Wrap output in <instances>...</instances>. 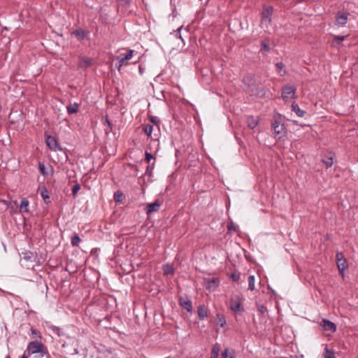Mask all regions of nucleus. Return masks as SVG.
Masks as SVG:
<instances>
[{
	"instance_id": "obj_15",
	"label": "nucleus",
	"mask_w": 358,
	"mask_h": 358,
	"mask_svg": "<svg viewBox=\"0 0 358 358\" xmlns=\"http://www.w3.org/2000/svg\"><path fill=\"white\" fill-rule=\"evenodd\" d=\"M29 202L27 198H23L21 200L20 204V211L21 213H28L29 212Z\"/></svg>"
},
{
	"instance_id": "obj_9",
	"label": "nucleus",
	"mask_w": 358,
	"mask_h": 358,
	"mask_svg": "<svg viewBox=\"0 0 358 358\" xmlns=\"http://www.w3.org/2000/svg\"><path fill=\"white\" fill-rule=\"evenodd\" d=\"M322 327L325 331H330L331 332H335L336 330V324L334 322H332L328 320H326V319L323 320L322 321Z\"/></svg>"
},
{
	"instance_id": "obj_26",
	"label": "nucleus",
	"mask_w": 358,
	"mask_h": 358,
	"mask_svg": "<svg viewBox=\"0 0 358 358\" xmlns=\"http://www.w3.org/2000/svg\"><path fill=\"white\" fill-rule=\"evenodd\" d=\"M323 163L326 165L327 168L331 167L334 164L333 156L327 157L322 159Z\"/></svg>"
},
{
	"instance_id": "obj_46",
	"label": "nucleus",
	"mask_w": 358,
	"mask_h": 358,
	"mask_svg": "<svg viewBox=\"0 0 358 358\" xmlns=\"http://www.w3.org/2000/svg\"><path fill=\"white\" fill-rule=\"evenodd\" d=\"M264 309H265V307L264 306H261L260 307H259V310L262 313H264Z\"/></svg>"
},
{
	"instance_id": "obj_21",
	"label": "nucleus",
	"mask_w": 358,
	"mask_h": 358,
	"mask_svg": "<svg viewBox=\"0 0 358 358\" xmlns=\"http://www.w3.org/2000/svg\"><path fill=\"white\" fill-rule=\"evenodd\" d=\"M30 336L32 339H34V341H38L42 338L41 332L36 329L34 328L31 329Z\"/></svg>"
},
{
	"instance_id": "obj_5",
	"label": "nucleus",
	"mask_w": 358,
	"mask_h": 358,
	"mask_svg": "<svg viewBox=\"0 0 358 358\" xmlns=\"http://www.w3.org/2000/svg\"><path fill=\"white\" fill-rule=\"evenodd\" d=\"M296 87L294 85H287L282 89V97L283 99H287L295 95Z\"/></svg>"
},
{
	"instance_id": "obj_44",
	"label": "nucleus",
	"mask_w": 358,
	"mask_h": 358,
	"mask_svg": "<svg viewBox=\"0 0 358 358\" xmlns=\"http://www.w3.org/2000/svg\"><path fill=\"white\" fill-rule=\"evenodd\" d=\"M275 66L276 68L278 69V70H282L284 67H285V65L282 62H277L275 64Z\"/></svg>"
},
{
	"instance_id": "obj_16",
	"label": "nucleus",
	"mask_w": 358,
	"mask_h": 358,
	"mask_svg": "<svg viewBox=\"0 0 358 358\" xmlns=\"http://www.w3.org/2000/svg\"><path fill=\"white\" fill-rule=\"evenodd\" d=\"M198 316L201 320H203L208 316L207 309L204 306H199L198 307Z\"/></svg>"
},
{
	"instance_id": "obj_49",
	"label": "nucleus",
	"mask_w": 358,
	"mask_h": 358,
	"mask_svg": "<svg viewBox=\"0 0 358 358\" xmlns=\"http://www.w3.org/2000/svg\"><path fill=\"white\" fill-rule=\"evenodd\" d=\"M116 196H117V194L115 193V194H114L115 200V201H119V199H117Z\"/></svg>"
},
{
	"instance_id": "obj_43",
	"label": "nucleus",
	"mask_w": 358,
	"mask_h": 358,
	"mask_svg": "<svg viewBox=\"0 0 358 358\" xmlns=\"http://www.w3.org/2000/svg\"><path fill=\"white\" fill-rule=\"evenodd\" d=\"M336 261L337 262H339V259H345L344 257V255H343V254L342 252H337L336 255Z\"/></svg>"
},
{
	"instance_id": "obj_41",
	"label": "nucleus",
	"mask_w": 358,
	"mask_h": 358,
	"mask_svg": "<svg viewBox=\"0 0 358 358\" xmlns=\"http://www.w3.org/2000/svg\"><path fill=\"white\" fill-rule=\"evenodd\" d=\"M150 120L151 122H152L155 125H158V124L159 122V118L157 117H155V116H151L150 117Z\"/></svg>"
},
{
	"instance_id": "obj_29",
	"label": "nucleus",
	"mask_w": 358,
	"mask_h": 358,
	"mask_svg": "<svg viewBox=\"0 0 358 358\" xmlns=\"http://www.w3.org/2000/svg\"><path fill=\"white\" fill-rule=\"evenodd\" d=\"M260 50L262 52H270V50H271L270 46L265 41H263L261 42Z\"/></svg>"
},
{
	"instance_id": "obj_4",
	"label": "nucleus",
	"mask_w": 358,
	"mask_h": 358,
	"mask_svg": "<svg viewBox=\"0 0 358 358\" xmlns=\"http://www.w3.org/2000/svg\"><path fill=\"white\" fill-rule=\"evenodd\" d=\"M229 303L231 310L234 313L241 312L244 310L242 306L241 299L239 296H236L232 297L230 299Z\"/></svg>"
},
{
	"instance_id": "obj_31",
	"label": "nucleus",
	"mask_w": 358,
	"mask_h": 358,
	"mask_svg": "<svg viewBox=\"0 0 358 358\" xmlns=\"http://www.w3.org/2000/svg\"><path fill=\"white\" fill-rule=\"evenodd\" d=\"M174 269L171 265L166 264L164 267V273L165 275L173 274Z\"/></svg>"
},
{
	"instance_id": "obj_24",
	"label": "nucleus",
	"mask_w": 358,
	"mask_h": 358,
	"mask_svg": "<svg viewBox=\"0 0 358 358\" xmlns=\"http://www.w3.org/2000/svg\"><path fill=\"white\" fill-rule=\"evenodd\" d=\"M216 324L217 325L223 327L226 324V320L224 317L223 315H217Z\"/></svg>"
},
{
	"instance_id": "obj_52",
	"label": "nucleus",
	"mask_w": 358,
	"mask_h": 358,
	"mask_svg": "<svg viewBox=\"0 0 358 358\" xmlns=\"http://www.w3.org/2000/svg\"><path fill=\"white\" fill-rule=\"evenodd\" d=\"M14 203H15V204H17V201H14Z\"/></svg>"
},
{
	"instance_id": "obj_18",
	"label": "nucleus",
	"mask_w": 358,
	"mask_h": 358,
	"mask_svg": "<svg viewBox=\"0 0 358 358\" xmlns=\"http://www.w3.org/2000/svg\"><path fill=\"white\" fill-rule=\"evenodd\" d=\"M292 110H293V111H294V112L296 113V114L299 117H303V116H304V115H305V113H306V112H305L304 110H301V109L299 108V105H298L297 103H293L292 104Z\"/></svg>"
},
{
	"instance_id": "obj_13",
	"label": "nucleus",
	"mask_w": 358,
	"mask_h": 358,
	"mask_svg": "<svg viewBox=\"0 0 358 358\" xmlns=\"http://www.w3.org/2000/svg\"><path fill=\"white\" fill-rule=\"evenodd\" d=\"M7 209H10L11 212H15L13 207L10 205V202L4 199H0V210H6Z\"/></svg>"
},
{
	"instance_id": "obj_48",
	"label": "nucleus",
	"mask_w": 358,
	"mask_h": 358,
	"mask_svg": "<svg viewBox=\"0 0 358 358\" xmlns=\"http://www.w3.org/2000/svg\"><path fill=\"white\" fill-rule=\"evenodd\" d=\"M20 358H28V356L23 354Z\"/></svg>"
},
{
	"instance_id": "obj_2",
	"label": "nucleus",
	"mask_w": 358,
	"mask_h": 358,
	"mask_svg": "<svg viewBox=\"0 0 358 358\" xmlns=\"http://www.w3.org/2000/svg\"><path fill=\"white\" fill-rule=\"evenodd\" d=\"M272 128L274 132V134L278 136L279 138H282L285 135L286 128L283 124H282L279 120H274L272 122Z\"/></svg>"
},
{
	"instance_id": "obj_3",
	"label": "nucleus",
	"mask_w": 358,
	"mask_h": 358,
	"mask_svg": "<svg viewBox=\"0 0 358 358\" xmlns=\"http://www.w3.org/2000/svg\"><path fill=\"white\" fill-rule=\"evenodd\" d=\"M273 11V8L271 6H265L263 8L261 19L262 24H266V25L271 24Z\"/></svg>"
},
{
	"instance_id": "obj_23",
	"label": "nucleus",
	"mask_w": 358,
	"mask_h": 358,
	"mask_svg": "<svg viewBox=\"0 0 358 358\" xmlns=\"http://www.w3.org/2000/svg\"><path fill=\"white\" fill-rule=\"evenodd\" d=\"M248 289L253 291L255 288V278L253 275H251L248 277Z\"/></svg>"
},
{
	"instance_id": "obj_12",
	"label": "nucleus",
	"mask_w": 358,
	"mask_h": 358,
	"mask_svg": "<svg viewBox=\"0 0 358 358\" xmlns=\"http://www.w3.org/2000/svg\"><path fill=\"white\" fill-rule=\"evenodd\" d=\"M259 123V117L258 116H249L247 117V124L248 126L253 129H255Z\"/></svg>"
},
{
	"instance_id": "obj_35",
	"label": "nucleus",
	"mask_w": 358,
	"mask_h": 358,
	"mask_svg": "<svg viewBox=\"0 0 358 358\" xmlns=\"http://www.w3.org/2000/svg\"><path fill=\"white\" fill-rule=\"evenodd\" d=\"M154 163L152 165H148L145 170V175L151 176L153 171Z\"/></svg>"
},
{
	"instance_id": "obj_11",
	"label": "nucleus",
	"mask_w": 358,
	"mask_h": 358,
	"mask_svg": "<svg viewBox=\"0 0 358 358\" xmlns=\"http://www.w3.org/2000/svg\"><path fill=\"white\" fill-rule=\"evenodd\" d=\"M71 34L75 36L79 41H81L87 36L88 32L83 29H77Z\"/></svg>"
},
{
	"instance_id": "obj_33",
	"label": "nucleus",
	"mask_w": 358,
	"mask_h": 358,
	"mask_svg": "<svg viewBox=\"0 0 358 358\" xmlns=\"http://www.w3.org/2000/svg\"><path fill=\"white\" fill-rule=\"evenodd\" d=\"M117 59H118V62L120 64L119 69L127 62V60L123 56V54H120L117 57Z\"/></svg>"
},
{
	"instance_id": "obj_40",
	"label": "nucleus",
	"mask_w": 358,
	"mask_h": 358,
	"mask_svg": "<svg viewBox=\"0 0 358 358\" xmlns=\"http://www.w3.org/2000/svg\"><path fill=\"white\" fill-rule=\"evenodd\" d=\"M117 1L123 6H129L130 5V0H117Z\"/></svg>"
},
{
	"instance_id": "obj_45",
	"label": "nucleus",
	"mask_w": 358,
	"mask_h": 358,
	"mask_svg": "<svg viewBox=\"0 0 358 358\" xmlns=\"http://www.w3.org/2000/svg\"><path fill=\"white\" fill-rule=\"evenodd\" d=\"M182 28V27H180L176 31H175L176 37H178L179 38H182L181 34L180 33Z\"/></svg>"
},
{
	"instance_id": "obj_39",
	"label": "nucleus",
	"mask_w": 358,
	"mask_h": 358,
	"mask_svg": "<svg viewBox=\"0 0 358 358\" xmlns=\"http://www.w3.org/2000/svg\"><path fill=\"white\" fill-rule=\"evenodd\" d=\"M231 279L234 281H238L240 278V273H233L230 275Z\"/></svg>"
},
{
	"instance_id": "obj_47",
	"label": "nucleus",
	"mask_w": 358,
	"mask_h": 358,
	"mask_svg": "<svg viewBox=\"0 0 358 358\" xmlns=\"http://www.w3.org/2000/svg\"><path fill=\"white\" fill-rule=\"evenodd\" d=\"M30 258H31V257H30V256H29V255H24V257H23V259H26V260H29V259H30Z\"/></svg>"
},
{
	"instance_id": "obj_17",
	"label": "nucleus",
	"mask_w": 358,
	"mask_h": 358,
	"mask_svg": "<svg viewBox=\"0 0 358 358\" xmlns=\"http://www.w3.org/2000/svg\"><path fill=\"white\" fill-rule=\"evenodd\" d=\"M79 104L77 103H71L66 106V110L69 114H74L78 112Z\"/></svg>"
},
{
	"instance_id": "obj_32",
	"label": "nucleus",
	"mask_w": 358,
	"mask_h": 358,
	"mask_svg": "<svg viewBox=\"0 0 358 358\" xmlns=\"http://www.w3.org/2000/svg\"><path fill=\"white\" fill-rule=\"evenodd\" d=\"M38 169H39L40 173L43 176H45L48 175V172L46 171V168L43 163L38 162Z\"/></svg>"
},
{
	"instance_id": "obj_50",
	"label": "nucleus",
	"mask_w": 358,
	"mask_h": 358,
	"mask_svg": "<svg viewBox=\"0 0 358 358\" xmlns=\"http://www.w3.org/2000/svg\"><path fill=\"white\" fill-rule=\"evenodd\" d=\"M228 228L229 230H231V229H233V227H231L230 225H228Z\"/></svg>"
},
{
	"instance_id": "obj_34",
	"label": "nucleus",
	"mask_w": 358,
	"mask_h": 358,
	"mask_svg": "<svg viewBox=\"0 0 358 358\" xmlns=\"http://www.w3.org/2000/svg\"><path fill=\"white\" fill-rule=\"evenodd\" d=\"M220 358H234V355H229V350L226 348L222 352Z\"/></svg>"
},
{
	"instance_id": "obj_30",
	"label": "nucleus",
	"mask_w": 358,
	"mask_h": 358,
	"mask_svg": "<svg viewBox=\"0 0 358 358\" xmlns=\"http://www.w3.org/2000/svg\"><path fill=\"white\" fill-rule=\"evenodd\" d=\"M345 38V36H336L334 38V41H333V45L334 46H336V45H340V43L343 41Z\"/></svg>"
},
{
	"instance_id": "obj_22",
	"label": "nucleus",
	"mask_w": 358,
	"mask_h": 358,
	"mask_svg": "<svg viewBox=\"0 0 358 358\" xmlns=\"http://www.w3.org/2000/svg\"><path fill=\"white\" fill-rule=\"evenodd\" d=\"M80 238L78 236V234H75L71 239V243L73 247H78L79 245V243L80 242Z\"/></svg>"
},
{
	"instance_id": "obj_1",
	"label": "nucleus",
	"mask_w": 358,
	"mask_h": 358,
	"mask_svg": "<svg viewBox=\"0 0 358 358\" xmlns=\"http://www.w3.org/2000/svg\"><path fill=\"white\" fill-rule=\"evenodd\" d=\"M24 354L28 357L33 355L36 358L50 356L47 347L40 341H30Z\"/></svg>"
},
{
	"instance_id": "obj_14",
	"label": "nucleus",
	"mask_w": 358,
	"mask_h": 358,
	"mask_svg": "<svg viewBox=\"0 0 358 358\" xmlns=\"http://www.w3.org/2000/svg\"><path fill=\"white\" fill-rule=\"evenodd\" d=\"M337 266L339 270V272L343 275L344 271L348 266L346 259H339V262H337Z\"/></svg>"
},
{
	"instance_id": "obj_6",
	"label": "nucleus",
	"mask_w": 358,
	"mask_h": 358,
	"mask_svg": "<svg viewBox=\"0 0 358 358\" xmlns=\"http://www.w3.org/2000/svg\"><path fill=\"white\" fill-rule=\"evenodd\" d=\"M45 143L49 149L57 151L62 150L57 139L52 136H47L45 139Z\"/></svg>"
},
{
	"instance_id": "obj_28",
	"label": "nucleus",
	"mask_w": 358,
	"mask_h": 358,
	"mask_svg": "<svg viewBox=\"0 0 358 358\" xmlns=\"http://www.w3.org/2000/svg\"><path fill=\"white\" fill-rule=\"evenodd\" d=\"M324 358H336L334 352L330 350L327 347L324 348Z\"/></svg>"
},
{
	"instance_id": "obj_25",
	"label": "nucleus",
	"mask_w": 358,
	"mask_h": 358,
	"mask_svg": "<svg viewBox=\"0 0 358 358\" xmlns=\"http://www.w3.org/2000/svg\"><path fill=\"white\" fill-rule=\"evenodd\" d=\"M41 196L46 203H50V197L48 195V192L45 188H43L41 191Z\"/></svg>"
},
{
	"instance_id": "obj_19",
	"label": "nucleus",
	"mask_w": 358,
	"mask_h": 358,
	"mask_svg": "<svg viewBox=\"0 0 358 358\" xmlns=\"http://www.w3.org/2000/svg\"><path fill=\"white\" fill-rule=\"evenodd\" d=\"M180 303L181 306L185 309L187 312H192V301L190 300L187 301H182V299H180Z\"/></svg>"
},
{
	"instance_id": "obj_10",
	"label": "nucleus",
	"mask_w": 358,
	"mask_h": 358,
	"mask_svg": "<svg viewBox=\"0 0 358 358\" xmlns=\"http://www.w3.org/2000/svg\"><path fill=\"white\" fill-rule=\"evenodd\" d=\"M348 13H338L336 15V22L338 24L341 26H344L347 23L348 21Z\"/></svg>"
},
{
	"instance_id": "obj_42",
	"label": "nucleus",
	"mask_w": 358,
	"mask_h": 358,
	"mask_svg": "<svg viewBox=\"0 0 358 358\" xmlns=\"http://www.w3.org/2000/svg\"><path fill=\"white\" fill-rule=\"evenodd\" d=\"M154 159L152 155L150 152H145V161L149 163L151 159Z\"/></svg>"
},
{
	"instance_id": "obj_37",
	"label": "nucleus",
	"mask_w": 358,
	"mask_h": 358,
	"mask_svg": "<svg viewBox=\"0 0 358 358\" xmlns=\"http://www.w3.org/2000/svg\"><path fill=\"white\" fill-rule=\"evenodd\" d=\"M133 54H134V50H130L126 54H123V56L128 61V60H129V59H131L132 58Z\"/></svg>"
},
{
	"instance_id": "obj_8",
	"label": "nucleus",
	"mask_w": 358,
	"mask_h": 358,
	"mask_svg": "<svg viewBox=\"0 0 358 358\" xmlns=\"http://www.w3.org/2000/svg\"><path fill=\"white\" fill-rule=\"evenodd\" d=\"M160 203L158 201H155L152 203H148L146 207V213L150 215L153 213L159 211Z\"/></svg>"
},
{
	"instance_id": "obj_36",
	"label": "nucleus",
	"mask_w": 358,
	"mask_h": 358,
	"mask_svg": "<svg viewBox=\"0 0 358 358\" xmlns=\"http://www.w3.org/2000/svg\"><path fill=\"white\" fill-rule=\"evenodd\" d=\"M80 189V186L79 184H76V185H73V187L72 188V194H73V197L76 196L77 192H78V190Z\"/></svg>"
},
{
	"instance_id": "obj_7",
	"label": "nucleus",
	"mask_w": 358,
	"mask_h": 358,
	"mask_svg": "<svg viewBox=\"0 0 358 358\" xmlns=\"http://www.w3.org/2000/svg\"><path fill=\"white\" fill-rule=\"evenodd\" d=\"M93 64V60L89 57H80L78 66L80 69H86Z\"/></svg>"
},
{
	"instance_id": "obj_51",
	"label": "nucleus",
	"mask_w": 358,
	"mask_h": 358,
	"mask_svg": "<svg viewBox=\"0 0 358 358\" xmlns=\"http://www.w3.org/2000/svg\"><path fill=\"white\" fill-rule=\"evenodd\" d=\"M228 228L229 230H231V229H233V227H231L230 225H228Z\"/></svg>"
},
{
	"instance_id": "obj_20",
	"label": "nucleus",
	"mask_w": 358,
	"mask_h": 358,
	"mask_svg": "<svg viewBox=\"0 0 358 358\" xmlns=\"http://www.w3.org/2000/svg\"><path fill=\"white\" fill-rule=\"evenodd\" d=\"M220 347L218 343H215L213 345L210 354V358H218Z\"/></svg>"
},
{
	"instance_id": "obj_38",
	"label": "nucleus",
	"mask_w": 358,
	"mask_h": 358,
	"mask_svg": "<svg viewBox=\"0 0 358 358\" xmlns=\"http://www.w3.org/2000/svg\"><path fill=\"white\" fill-rule=\"evenodd\" d=\"M105 122L107 123V125H108V128L105 129L106 131V134H108L110 130H111V128H112V124L111 122L109 121L108 117H105Z\"/></svg>"
},
{
	"instance_id": "obj_27",
	"label": "nucleus",
	"mask_w": 358,
	"mask_h": 358,
	"mask_svg": "<svg viewBox=\"0 0 358 358\" xmlns=\"http://www.w3.org/2000/svg\"><path fill=\"white\" fill-rule=\"evenodd\" d=\"M143 131L148 136L150 137L153 131V126L150 124H145L143 127Z\"/></svg>"
}]
</instances>
